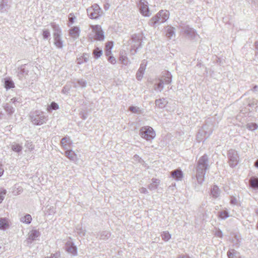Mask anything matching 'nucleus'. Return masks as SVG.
Instances as JSON below:
<instances>
[{"instance_id":"obj_53","label":"nucleus","mask_w":258,"mask_h":258,"mask_svg":"<svg viewBox=\"0 0 258 258\" xmlns=\"http://www.w3.org/2000/svg\"><path fill=\"white\" fill-rule=\"evenodd\" d=\"M230 204L233 205H236L237 204V200L235 197H231Z\"/></svg>"},{"instance_id":"obj_24","label":"nucleus","mask_w":258,"mask_h":258,"mask_svg":"<svg viewBox=\"0 0 258 258\" xmlns=\"http://www.w3.org/2000/svg\"><path fill=\"white\" fill-rule=\"evenodd\" d=\"M89 55L87 53H84L81 57L77 58V62L79 64L87 62L89 60Z\"/></svg>"},{"instance_id":"obj_38","label":"nucleus","mask_w":258,"mask_h":258,"mask_svg":"<svg viewBox=\"0 0 258 258\" xmlns=\"http://www.w3.org/2000/svg\"><path fill=\"white\" fill-rule=\"evenodd\" d=\"M164 84L162 82H161L160 81V80L159 79V82L156 84L155 85V88H154V89L155 90H158L160 92H161L163 88H164V86H163Z\"/></svg>"},{"instance_id":"obj_63","label":"nucleus","mask_w":258,"mask_h":258,"mask_svg":"<svg viewBox=\"0 0 258 258\" xmlns=\"http://www.w3.org/2000/svg\"><path fill=\"white\" fill-rule=\"evenodd\" d=\"M17 100L16 98H13L12 99H11V101L13 102V103L15 102Z\"/></svg>"},{"instance_id":"obj_64","label":"nucleus","mask_w":258,"mask_h":258,"mask_svg":"<svg viewBox=\"0 0 258 258\" xmlns=\"http://www.w3.org/2000/svg\"><path fill=\"white\" fill-rule=\"evenodd\" d=\"M65 89H66V87H64L63 89H62V92H64V91H66Z\"/></svg>"},{"instance_id":"obj_17","label":"nucleus","mask_w":258,"mask_h":258,"mask_svg":"<svg viewBox=\"0 0 258 258\" xmlns=\"http://www.w3.org/2000/svg\"><path fill=\"white\" fill-rule=\"evenodd\" d=\"M227 255L228 258H241L240 253L234 249L229 250Z\"/></svg>"},{"instance_id":"obj_42","label":"nucleus","mask_w":258,"mask_h":258,"mask_svg":"<svg viewBox=\"0 0 258 258\" xmlns=\"http://www.w3.org/2000/svg\"><path fill=\"white\" fill-rule=\"evenodd\" d=\"M257 125L255 123H249L246 124V128L250 131H254L257 128Z\"/></svg>"},{"instance_id":"obj_61","label":"nucleus","mask_w":258,"mask_h":258,"mask_svg":"<svg viewBox=\"0 0 258 258\" xmlns=\"http://www.w3.org/2000/svg\"><path fill=\"white\" fill-rule=\"evenodd\" d=\"M4 173V169L0 166V177L3 175Z\"/></svg>"},{"instance_id":"obj_52","label":"nucleus","mask_w":258,"mask_h":258,"mask_svg":"<svg viewBox=\"0 0 258 258\" xmlns=\"http://www.w3.org/2000/svg\"><path fill=\"white\" fill-rule=\"evenodd\" d=\"M113 47V42H108L106 44V49H108V48H110L109 50H111Z\"/></svg>"},{"instance_id":"obj_51","label":"nucleus","mask_w":258,"mask_h":258,"mask_svg":"<svg viewBox=\"0 0 258 258\" xmlns=\"http://www.w3.org/2000/svg\"><path fill=\"white\" fill-rule=\"evenodd\" d=\"M80 115H81V118L84 120L86 119L88 117V114L86 112H81Z\"/></svg>"},{"instance_id":"obj_41","label":"nucleus","mask_w":258,"mask_h":258,"mask_svg":"<svg viewBox=\"0 0 258 258\" xmlns=\"http://www.w3.org/2000/svg\"><path fill=\"white\" fill-rule=\"evenodd\" d=\"M76 232L80 236H84L86 233L85 229L82 228L81 227H77L76 228Z\"/></svg>"},{"instance_id":"obj_13","label":"nucleus","mask_w":258,"mask_h":258,"mask_svg":"<svg viewBox=\"0 0 258 258\" xmlns=\"http://www.w3.org/2000/svg\"><path fill=\"white\" fill-rule=\"evenodd\" d=\"M160 80L164 84H170L172 81V76L171 73L168 71L165 72Z\"/></svg>"},{"instance_id":"obj_49","label":"nucleus","mask_w":258,"mask_h":258,"mask_svg":"<svg viewBox=\"0 0 258 258\" xmlns=\"http://www.w3.org/2000/svg\"><path fill=\"white\" fill-rule=\"evenodd\" d=\"M60 256V253L59 252H56L54 254H51V256L50 257L46 256L44 258H59Z\"/></svg>"},{"instance_id":"obj_32","label":"nucleus","mask_w":258,"mask_h":258,"mask_svg":"<svg viewBox=\"0 0 258 258\" xmlns=\"http://www.w3.org/2000/svg\"><path fill=\"white\" fill-rule=\"evenodd\" d=\"M11 149L13 151L19 153L22 150V146L17 143H13L11 145Z\"/></svg>"},{"instance_id":"obj_31","label":"nucleus","mask_w":258,"mask_h":258,"mask_svg":"<svg viewBox=\"0 0 258 258\" xmlns=\"http://www.w3.org/2000/svg\"><path fill=\"white\" fill-rule=\"evenodd\" d=\"M58 108V105L55 102H52L51 104L48 106L47 108V111L48 112H51L52 110H56Z\"/></svg>"},{"instance_id":"obj_26","label":"nucleus","mask_w":258,"mask_h":258,"mask_svg":"<svg viewBox=\"0 0 258 258\" xmlns=\"http://www.w3.org/2000/svg\"><path fill=\"white\" fill-rule=\"evenodd\" d=\"M250 186L254 189H258V178L252 176L249 179Z\"/></svg>"},{"instance_id":"obj_6","label":"nucleus","mask_w":258,"mask_h":258,"mask_svg":"<svg viewBox=\"0 0 258 258\" xmlns=\"http://www.w3.org/2000/svg\"><path fill=\"white\" fill-rule=\"evenodd\" d=\"M88 17L91 19H97L101 16L102 12L97 4H94L87 9Z\"/></svg>"},{"instance_id":"obj_45","label":"nucleus","mask_w":258,"mask_h":258,"mask_svg":"<svg viewBox=\"0 0 258 258\" xmlns=\"http://www.w3.org/2000/svg\"><path fill=\"white\" fill-rule=\"evenodd\" d=\"M6 6H7V5L4 2V0H1L0 2V11L3 12L6 10L5 7Z\"/></svg>"},{"instance_id":"obj_12","label":"nucleus","mask_w":258,"mask_h":258,"mask_svg":"<svg viewBox=\"0 0 258 258\" xmlns=\"http://www.w3.org/2000/svg\"><path fill=\"white\" fill-rule=\"evenodd\" d=\"M171 177L176 180H181L183 177V173L180 169H176L170 172Z\"/></svg>"},{"instance_id":"obj_36","label":"nucleus","mask_w":258,"mask_h":258,"mask_svg":"<svg viewBox=\"0 0 258 258\" xmlns=\"http://www.w3.org/2000/svg\"><path fill=\"white\" fill-rule=\"evenodd\" d=\"M93 54L95 58H98L102 55V51L98 47H97L93 50Z\"/></svg>"},{"instance_id":"obj_54","label":"nucleus","mask_w":258,"mask_h":258,"mask_svg":"<svg viewBox=\"0 0 258 258\" xmlns=\"http://www.w3.org/2000/svg\"><path fill=\"white\" fill-rule=\"evenodd\" d=\"M215 235L217 237H222V236H223L222 232L221 231V230L219 229L216 231Z\"/></svg>"},{"instance_id":"obj_15","label":"nucleus","mask_w":258,"mask_h":258,"mask_svg":"<svg viewBox=\"0 0 258 258\" xmlns=\"http://www.w3.org/2000/svg\"><path fill=\"white\" fill-rule=\"evenodd\" d=\"M168 103V101L166 98H162L155 100L156 106L159 108H163Z\"/></svg>"},{"instance_id":"obj_4","label":"nucleus","mask_w":258,"mask_h":258,"mask_svg":"<svg viewBox=\"0 0 258 258\" xmlns=\"http://www.w3.org/2000/svg\"><path fill=\"white\" fill-rule=\"evenodd\" d=\"M51 27L54 31L53 36L54 38V44L58 48H62L63 47V41L61 38V31L58 25L54 23L51 24Z\"/></svg>"},{"instance_id":"obj_25","label":"nucleus","mask_w":258,"mask_h":258,"mask_svg":"<svg viewBox=\"0 0 258 258\" xmlns=\"http://www.w3.org/2000/svg\"><path fill=\"white\" fill-rule=\"evenodd\" d=\"M4 86L8 90L14 87L13 81L9 78H6L4 79Z\"/></svg>"},{"instance_id":"obj_3","label":"nucleus","mask_w":258,"mask_h":258,"mask_svg":"<svg viewBox=\"0 0 258 258\" xmlns=\"http://www.w3.org/2000/svg\"><path fill=\"white\" fill-rule=\"evenodd\" d=\"M30 117L32 122L35 125H41L48 119V116H45L44 112L40 110L31 112Z\"/></svg>"},{"instance_id":"obj_62","label":"nucleus","mask_w":258,"mask_h":258,"mask_svg":"<svg viewBox=\"0 0 258 258\" xmlns=\"http://www.w3.org/2000/svg\"><path fill=\"white\" fill-rule=\"evenodd\" d=\"M254 166L258 168V159L254 163Z\"/></svg>"},{"instance_id":"obj_8","label":"nucleus","mask_w":258,"mask_h":258,"mask_svg":"<svg viewBox=\"0 0 258 258\" xmlns=\"http://www.w3.org/2000/svg\"><path fill=\"white\" fill-rule=\"evenodd\" d=\"M228 158L229 165L231 167H234L237 165L239 161V157L237 152L233 149L228 151Z\"/></svg>"},{"instance_id":"obj_27","label":"nucleus","mask_w":258,"mask_h":258,"mask_svg":"<svg viewBox=\"0 0 258 258\" xmlns=\"http://www.w3.org/2000/svg\"><path fill=\"white\" fill-rule=\"evenodd\" d=\"M71 143L70 137H63L60 142L61 146L64 149H67L68 148V145Z\"/></svg>"},{"instance_id":"obj_39","label":"nucleus","mask_w":258,"mask_h":258,"mask_svg":"<svg viewBox=\"0 0 258 258\" xmlns=\"http://www.w3.org/2000/svg\"><path fill=\"white\" fill-rule=\"evenodd\" d=\"M110 236V233L107 231H102L100 234V238L102 239H107Z\"/></svg>"},{"instance_id":"obj_9","label":"nucleus","mask_w":258,"mask_h":258,"mask_svg":"<svg viewBox=\"0 0 258 258\" xmlns=\"http://www.w3.org/2000/svg\"><path fill=\"white\" fill-rule=\"evenodd\" d=\"M140 13L145 17H149L151 15L148 7V3L145 0H139L138 3Z\"/></svg>"},{"instance_id":"obj_47","label":"nucleus","mask_w":258,"mask_h":258,"mask_svg":"<svg viewBox=\"0 0 258 258\" xmlns=\"http://www.w3.org/2000/svg\"><path fill=\"white\" fill-rule=\"evenodd\" d=\"M78 85L82 88L86 87L87 82L83 79H80L78 81Z\"/></svg>"},{"instance_id":"obj_59","label":"nucleus","mask_w":258,"mask_h":258,"mask_svg":"<svg viewBox=\"0 0 258 258\" xmlns=\"http://www.w3.org/2000/svg\"><path fill=\"white\" fill-rule=\"evenodd\" d=\"M177 258H189V257L187 255H180L177 257Z\"/></svg>"},{"instance_id":"obj_28","label":"nucleus","mask_w":258,"mask_h":258,"mask_svg":"<svg viewBox=\"0 0 258 258\" xmlns=\"http://www.w3.org/2000/svg\"><path fill=\"white\" fill-rule=\"evenodd\" d=\"M4 108L9 115H11L15 112V108L9 103H6Z\"/></svg>"},{"instance_id":"obj_16","label":"nucleus","mask_w":258,"mask_h":258,"mask_svg":"<svg viewBox=\"0 0 258 258\" xmlns=\"http://www.w3.org/2000/svg\"><path fill=\"white\" fill-rule=\"evenodd\" d=\"M28 71L25 69V65L21 66L18 69V76L20 79H23L27 74Z\"/></svg>"},{"instance_id":"obj_10","label":"nucleus","mask_w":258,"mask_h":258,"mask_svg":"<svg viewBox=\"0 0 258 258\" xmlns=\"http://www.w3.org/2000/svg\"><path fill=\"white\" fill-rule=\"evenodd\" d=\"M93 30L95 31V39L97 40H103L104 39V35L101 28L98 26L96 25L94 27Z\"/></svg>"},{"instance_id":"obj_18","label":"nucleus","mask_w":258,"mask_h":258,"mask_svg":"<svg viewBox=\"0 0 258 258\" xmlns=\"http://www.w3.org/2000/svg\"><path fill=\"white\" fill-rule=\"evenodd\" d=\"M40 235L39 231L37 230H32L29 233L28 239L31 241L35 240L38 238Z\"/></svg>"},{"instance_id":"obj_20","label":"nucleus","mask_w":258,"mask_h":258,"mask_svg":"<svg viewBox=\"0 0 258 258\" xmlns=\"http://www.w3.org/2000/svg\"><path fill=\"white\" fill-rule=\"evenodd\" d=\"M9 227V223L8 219L6 218H0V229L5 230Z\"/></svg>"},{"instance_id":"obj_44","label":"nucleus","mask_w":258,"mask_h":258,"mask_svg":"<svg viewBox=\"0 0 258 258\" xmlns=\"http://www.w3.org/2000/svg\"><path fill=\"white\" fill-rule=\"evenodd\" d=\"M25 146L30 151H32L34 149V145L33 144L32 142L27 141L25 143Z\"/></svg>"},{"instance_id":"obj_48","label":"nucleus","mask_w":258,"mask_h":258,"mask_svg":"<svg viewBox=\"0 0 258 258\" xmlns=\"http://www.w3.org/2000/svg\"><path fill=\"white\" fill-rule=\"evenodd\" d=\"M75 19V17L74 16L73 14L71 13L69 15V21L71 24H72L74 22V19Z\"/></svg>"},{"instance_id":"obj_14","label":"nucleus","mask_w":258,"mask_h":258,"mask_svg":"<svg viewBox=\"0 0 258 258\" xmlns=\"http://www.w3.org/2000/svg\"><path fill=\"white\" fill-rule=\"evenodd\" d=\"M184 32L190 38H194L196 35L195 30L188 26L184 27Z\"/></svg>"},{"instance_id":"obj_46","label":"nucleus","mask_w":258,"mask_h":258,"mask_svg":"<svg viewBox=\"0 0 258 258\" xmlns=\"http://www.w3.org/2000/svg\"><path fill=\"white\" fill-rule=\"evenodd\" d=\"M7 190L6 189H3L2 191L0 192V204L2 203L4 201L5 195H6Z\"/></svg>"},{"instance_id":"obj_23","label":"nucleus","mask_w":258,"mask_h":258,"mask_svg":"<svg viewBox=\"0 0 258 258\" xmlns=\"http://www.w3.org/2000/svg\"><path fill=\"white\" fill-rule=\"evenodd\" d=\"M65 155L71 161H75L77 159V155L72 150H67L65 152Z\"/></svg>"},{"instance_id":"obj_1","label":"nucleus","mask_w":258,"mask_h":258,"mask_svg":"<svg viewBox=\"0 0 258 258\" xmlns=\"http://www.w3.org/2000/svg\"><path fill=\"white\" fill-rule=\"evenodd\" d=\"M208 168V157L205 154L199 159L198 162L196 177L199 184H202L204 181L205 172Z\"/></svg>"},{"instance_id":"obj_11","label":"nucleus","mask_w":258,"mask_h":258,"mask_svg":"<svg viewBox=\"0 0 258 258\" xmlns=\"http://www.w3.org/2000/svg\"><path fill=\"white\" fill-rule=\"evenodd\" d=\"M66 250L74 255L77 254V250L76 246L71 242H68L66 245Z\"/></svg>"},{"instance_id":"obj_5","label":"nucleus","mask_w":258,"mask_h":258,"mask_svg":"<svg viewBox=\"0 0 258 258\" xmlns=\"http://www.w3.org/2000/svg\"><path fill=\"white\" fill-rule=\"evenodd\" d=\"M140 135L142 138L145 139L147 141H151L153 139L156 134L152 127L146 126L141 128L140 130Z\"/></svg>"},{"instance_id":"obj_40","label":"nucleus","mask_w":258,"mask_h":258,"mask_svg":"<svg viewBox=\"0 0 258 258\" xmlns=\"http://www.w3.org/2000/svg\"><path fill=\"white\" fill-rule=\"evenodd\" d=\"M219 216L222 219H225L228 218L229 215L227 211H222L219 212Z\"/></svg>"},{"instance_id":"obj_34","label":"nucleus","mask_w":258,"mask_h":258,"mask_svg":"<svg viewBox=\"0 0 258 258\" xmlns=\"http://www.w3.org/2000/svg\"><path fill=\"white\" fill-rule=\"evenodd\" d=\"M166 35L168 38L171 39L175 35L174 28L172 27L168 28L166 30Z\"/></svg>"},{"instance_id":"obj_57","label":"nucleus","mask_w":258,"mask_h":258,"mask_svg":"<svg viewBox=\"0 0 258 258\" xmlns=\"http://www.w3.org/2000/svg\"><path fill=\"white\" fill-rule=\"evenodd\" d=\"M140 191L141 193H144V194H146L148 192V191L147 190V189L146 188H144V187H142L140 189Z\"/></svg>"},{"instance_id":"obj_33","label":"nucleus","mask_w":258,"mask_h":258,"mask_svg":"<svg viewBox=\"0 0 258 258\" xmlns=\"http://www.w3.org/2000/svg\"><path fill=\"white\" fill-rule=\"evenodd\" d=\"M20 221L26 224H30L32 221L31 216L30 214H26L24 217L21 218Z\"/></svg>"},{"instance_id":"obj_19","label":"nucleus","mask_w":258,"mask_h":258,"mask_svg":"<svg viewBox=\"0 0 258 258\" xmlns=\"http://www.w3.org/2000/svg\"><path fill=\"white\" fill-rule=\"evenodd\" d=\"M146 64L144 63H142L140 65V68L139 69L137 74L136 78L138 80H141L144 74V72L145 70Z\"/></svg>"},{"instance_id":"obj_60","label":"nucleus","mask_w":258,"mask_h":258,"mask_svg":"<svg viewBox=\"0 0 258 258\" xmlns=\"http://www.w3.org/2000/svg\"><path fill=\"white\" fill-rule=\"evenodd\" d=\"M257 89H258V86H256V85H255L253 88H252V91H257Z\"/></svg>"},{"instance_id":"obj_7","label":"nucleus","mask_w":258,"mask_h":258,"mask_svg":"<svg viewBox=\"0 0 258 258\" xmlns=\"http://www.w3.org/2000/svg\"><path fill=\"white\" fill-rule=\"evenodd\" d=\"M141 38L139 35L134 34L132 36L131 39V52L135 55L137 50L141 47Z\"/></svg>"},{"instance_id":"obj_56","label":"nucleus","mask_w":258,"mask_h":258,"mask_svg":"<svg viewBox=\"0 0 258 258\" xmlns=\"http://www.w3.org/2000/svg\"><path fill=\"white\" fill-rule=\"evenodd\" d=\"M134 159L136 161H138L139 162H140L141 160V158L137 155H135L134 156Z\"/></svg>"},{"instance_id":"obj_21","label":"nucleus","mask_w":258,"mask_h":258,"mask_svg":"<svg viewBox=\"0 0 258 258\" xmlns=\"http://www.w3.org/2000/svg\"><path fill=\"white\" fill-rule=\"evenodd\" d=\"M220 190L217 185H214L211 189V194L214 198H217L220 195Z\"/></svg>"},{"instance_id":"obj_43","label":"nucleus","mask_w":258,"mask_h":258,"mask_svg":"<svg viewBox=\"0 0 258 258\" xmlns=\"http://www.w3.org/2000/svg\"><path fill=\"white\" fill-rule=\"evenodd\" d=\"M43 38L44 39H47L50 36V33L48 29H43L42 33Z\"/></svg>"},{"instance_id":"obj_30","label":"nucleus","mask_w":258,"mask_h":258,"mask_svg":"<svg viewBox=\"0 0 258 258\" xmlns=\"http://www.w3.org/2000/svg\"><path fill=\"white\" fill-rule=\"evenodd\" d=\"M152 181V183H150L148 186L149 189L151 190L156 189L160 182L159 180L157 179H153Z\"/></svg>"},{"instance_id":"obj_35","label":"nucleus","mask_w":258,"mask_h":258,"mask_svg":"<svg viewBox=\"0 0 258 258\" xmlns=\"http://www.w3.org/2000/svg\"><path fill=\"white\" fill-rule=\"evenodd\" d=\"M128 109L130 111L134 113L140 114L142 112L140 108L137 106H131Z\"/></svg>"},{"instance_id":"obj_55","label":"nucleus","mask_w":258,"mask_h":258,"mask_svg":"<svg viewBox=\"0 0 258 258\" xmlns=\"http://www.w3.org/2000/svg\"><path fill=\"white\" fill-rule=\"evenodd\" d=\"M108 61H109V62L112 64H114L116 62V59L113 56H109L108 58Z\"/></svg>"},{"instance_id":"obj_58","label":"nucleus","mask_w":258,"mask_h":258,"mask_svg":"<svg viewBox=\"0 0 258 258\" xmlns=\"http://www.w3.org/2000/svg\"><path fill=\"white\" fill-rule=\"evenodd\" d=\"M110 48H108V49H106L105 50V54L106 56H110L111 53V50H109Z\"/></svg>"},{"instance_id":"obj_22","label":"nucleus","mask_w":258,"mask_h":258,"mask_svg":"<svg viewBox=\"0 0 258 258\" xmlns=\"http://www.w3.org/2000/svg\"><path fill=\"white\" fill-rule=\"evenodd\" d=\"M70 35L74 39H77L79 36V29L77 27H74L70 30Z\"/></svg>"},{"instance_id":"obj_29","label":"nucleus","mask_w":258,"mask_h":258,"mask_svg":"<svg viewBox=\"0 0 258 258\" xmlns=\"http://www.w3.org/2000/svg\"><path fill=\"white\" fill-rule=\"evenodd\" d=\"M119 61L124 65H127L130 63L127 57L124 54L123 52H120Z\"/></svg>"},{"instance_id":"obj_2","label":"nucleus","mask_w":258,"mask_h":258,"mask_svg":"<svg viewBox=\"0 0 258 258\" xmlns=\"http://www.w3.org/2000/svg\"><path fill=\"white\" fill-rule=\"evenodd\" d=\"M169 17V12L166 10H160L155 16L152 17L149 22L151 26L155 27L156 24H160L166 22Z\"/></svg>"},{"instance_id":"obj_37","label":"nucleus","mask_w":258,"mask_h":258,"mask_svg":"<svg viewBox=\"0 0 258 258\" xmlns=\"http://www.w3.org/2000/svg\"><path fill=\"white\" fill-rule=\"evenodd\" d=\"M161 237L165 241H168L171 238V235L167 231L163 232L161 234Z\"/></svg>"},{"instance_id":"obj_50","label":"nucleus","mask_w":258,"mask_h":258,"mask_svg":"<svg viewBox=\"0 0 258 258\" xmlns=\"http://www.w3.org/2000/svg\"><path fill=\"white\" fill-rule=\"evenodd\" d=\"M257 102V100H255L254 99H253L252 100V101L248 103L249 107H253L256 104Z\"/></svg>"}]
</instances>
